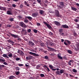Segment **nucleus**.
I'll return each instance as SVG.
<instances>
[{"label": "nucleus", "mask_w": 79, "mask_h": 79, "mask_svg": "<svg viewBox=\"0 0 79 79\" xmlns=\"http://www.w3.org/2000/svg\"><path fill=\"white\" fill-rule=\"evenodd\" d=\"M64 6V2H59V8L60 9H62L63 6Z\"/></svg>", "instance_id": "1"}, {"label": "nucleus", "mask_w": 79, "mask_h": 79, "mask_svg": "<svg viewBox=\"0 0 79 79\" xmlns=\"http://www.w3.org/2000/svg\"><path fill=\"white\" fill-rule=\"evenodd\" d=\"M60 28H61L69 29L68 26L66 24L61 25Z\"/></svg>", "instance_id": "2"}, {"label": "nucleus", "mask_w": 79, "mask_h": 79, "mask_svg": "<svg viewBox=\"0 0 79 79\" xmlns=\"http://www.w3.org/2000/svg\"><path fill=\"white\" fill-rule=\"evenodd\" d=\"M55 15L56 16L58 17H60V13L59 11L58 10H56L55 12Z\"/></svg>", "instance_id": "3"}, {"label": "nucleus", "mask_w": 79, "mask_h": 79, "mask_svg": "<svg viewBox=\"0 0 79 79\" xmlns=\"http://www.w3.org/2000/svg\"><path fill=\"white\" fill-rule=\"evenodd\" d=\"M33 56H32L31 55H29L27 57H26V60H31L33 58Z\"/></svg>", "instance_id": "4"}, {"label": "nucleus", "mask_w": 79, "mask_h": 79, "mask_svg": "<svg viewBox=\"0 0 79 79\" xmlns=\"http://www.w3.org/2000/svg\"><path fill=\"white\" fill-rule=\"evenodd\" d=\"M9 34L11 35V37L14 38H19V36L18 35H16L15 34H12L11 33H10Z\"/></svg>", "instance_id": "5"}, {"label": "nucleus", "mask_w": 79, "mask_h": 79, "mask_svg": "<svg viewBox=\"0 0 79 79\" xmlns=\"http://www.w3.org/2000/svg\"><path fill=\"white\" fill-rule=\"evenodd\" d=\"M20 25L22 27L24 28L26 27V25L25 24L22 22H20Z\"/></svg>", "instance_id": "6"}, {"label": "nucleus", "mask_w": 79, "mask_h": 79, "mask_svg": "<svg viewBox=\"0 0 79 79\" xmlns=\"http://www.w3.org/2000/svg\"><path fill=\"white\" fill-rule=\"evenodd\" d=\"M0 10L2 11H6L7 10L6 8V7H2L0 6Z\"/></svg>", "instance_id": "7"}, {"label": "nucleus", "mask_w": 79, "mask_h": 79, "mask_svg": "<svg viewBox=\"0 0 79 79\" xmlns=\"http://www.w3.org/2000/svg\"><path fill=\"white\" fill-rule=\"evenodd\" d=\"M49 29L51 30L52 31H54V30L53 29L52 27L49 24L46 26Z\"/></svg>", "instance_id": "8"}, {"label": "nucleus", "mask_w": 79, "mask_h": 79, "mask_svg": "<svg viewBox=\"0 0 79 79\" xmlns=\"http://www.w3.org/2000/svg\"><path fill=\"white\" fill-rule=\"evenodd\" d=\"M28 45L30 46H33L35 45V44L32 43V41H30L28 42Z\"/></svg>", "instance_id": "9"}, {"label": "nucleus", "mask_w": 79, "mask_h": 79, "mask_svg": "<svg viewBox=\"0 0 79 79\" xmlns=\"http://www.w3.org/2000/svg\"><path fill=\"white\" fill-rule=\"evenodd\" d=\"M7 14L8 15H13V13L12 11L10 10H8L6 12Z\"/></svg>", "instance_id": "10"}, {"label": "nucleus", "mask_w": 79, "mask_h": 79, "mask_svg": "<svg viewBox=\"0 0 79 79\" xmlns=\"http://www.w3.org/2000/svg\"><path fill=\"white\" fill-rule=\"evenodd\" d=\"M54 24L57 26H60V23L57 21H55L54 22Z\"/></svg>", "instance_id": "11"}, {"label": "nucleus", "mask_w": 79, "mask_h": 79, "mask_svg": "<svg viewBox=\"0 0 79 79\" xmlns=\"http://www.w3.org/2000/svg\"><path fill=\"white\" fill-rule=\"evenodd\" d=\"M60 53H59L58 54H57V57H58V58H59V59H60V60H62L63 57L60 56Z\"/></svg>", "instance_id": "12"}, {"label": "nucleus", "mask_w": 79, "mask_h": 79, "mask_svg": "<svg viewBox=\"0 0 79 79\" xmlns=\"http://www.w3.org/2000/svg\"><path fill=\"white\" fill-rule=\"evenodd\" d=\"M49 67H50V68L51 69H52L53 71H56V69H53L54 67L52 66V65H49Z\"/></svg>", "instance_id": "13"}, {"label": "nucleus", "mask_w": 79, "mask_h": 79, "mask_svg": "<svg viewBox=\"0 0 79 79\" xmlns=\"http://www.w3.org/2000/svg\"><path fill=\"white\" fill-rule=\"evenodd\" d=\"M38 15V14L37 13H34L32 14V16L33 17H36Z\"/></svg>", "instance_id": "14"}, {"label": "nucleus", "mask_w": 79, "mask_h": 79, "mask_svg": "<svg viewBox=\"0 0 79 79\" xmlns=\"http://www.w3.org/2000/svg\"><path fill=\"white\" fill-rule=\"evenodd\" d=\"M25 18H27L30 21H31L32 19V18L31 16H26Z\"/></svg>", "instance_id": "15"}, {"label": "nucleus", "mask_w": 79, "mask_h": 79, "mask_svg": "<svg viewBox=\"0 0 79 79\" xmlns=\"http://www.w3.org/2000/svg\"><path fill=\"white\" fill-rule=\"evenodd\" d=\"M5 61V60L3 58V57H2V59H0V62H4Z\"/></svg>", "instance_id": "16"}, {"label": "nucleus", "mask_w": 79, "mask_h": 79, "mask_svg": "<svg viewBox=\"0 0 79 79\" xmlns=\"http://www.w3.org/2000/svg\"><path fill=\"white\" fill-rule=\"evenodd\" d=\"M2 56L3 57H4L6 58H7V59H9V57H8V56H7V55L6 54H3L2 55Z\"/></svg>", "instance_id": "17"}, {"label": "nucleus", "mask_w": 79, "mask_h": 79, "mask_svg": "<svg viewBox=\"0 0 79 79\" xmlns=\"http://www.w3.org/2000/svg\"><path fill=\"white\" fill-rule=\"evenodd\" d=\"M44 13V11L42 10H40V13L41 15H43Z\"/></svg>", "instance_id": "18"}, {"label": "nucleus", "mask_w": 79, "mask_h": 79, "mask_svg": "<svg viewBox=\"0 0 79 79\" xmlns=\"http://www.w3.org/2000/svg\"><path fill=\"white\" fill-rule=\"evenodd\" d=\"M4 67H5L4 65L0 64V70H1L2 69V68H4Z\"/></svg>", "instance_id": "19"}, {"label": "nucleus", "mask_w": 79, "mask_h": 79, "mask_svg": "<svg viewBox=\"0 0 79 79\" xmlns=\"http://www.w3.org/2000/svg\"><path fill=\"white\" fill-rule=\"evenodd\" d=\"M71 9L72 10H73V11H76L77 10V9H76V8H75V7H71Z\"/></svg>", "instance_id": "20"}, {"label": "nucleus", "mask_w": 79, "mask_h": 79, "mask_svg": "<svg viewBox=\"0 0 79 79\" xmlns=\"http://www.w3.org/2000/svg\"><path fill=\"white\" fill-rule=\"evenodd\" d=\"M8 56L10 58H12L13 57V55L11 53H10V54L8 55Z\"/></svg>", "instance_id": "21"}, {"label": "nucleus", "mask_w": 79, "mask_h": 79, "mask_svg": "<svg viewBox=\"0 0 79 79\" xmlns=\"http://www.w3.org/2000/svg\"><path fill=\"white\" fill-rule=\"evenodd\" d=\"M19 54H20V55L22 56H23L24 54L23 52L22 51H20V52Z\"/></svg>", "instance_id": "22"}, {"label": "nucleus", "mask_w": 79, "mask_h": 79, "mask_svg": "<svg viewBox=\"0 0 79 79\" xmlns=\"http://www.w3.org/2000/svg\"><path fill=\"white\" fill-rule=\"evenodd\" d=\"M15 77L13 76H11L8 77L9 79H14Z\"/></svg>", "instance_id": "23"}, {"label": "nucleus", "mask_w": 79, "mask_h": 79, "mask_svg": "<svg viewBox=\"0 0 79 79\" xmlns=\"http://www.w3.org/2000/svg\"><path fill=\"white\" fill-rule=\"evenodd\" d=\"M9 21L11 22H12L14 21V18H9Z\"/></svg>", "instance_id": "24"}, {"label": "nucleus", "mask_w": 79, "mask_h": 79, "mask_svg": "<svg viewBox=\"0 0 79 79\" xmlns=\"http://www.w3.org/2000/svg\"><path fill=\"white\" fill-rule=\"evenodd\" d=\"M41 65L40 64H38L37 66H36V69H39L40 68V66Z\"/></svg>", "instance_id": "25"}, {"label": "nucleus", "mask_w": 79, "mask_h": 79, "mask_svg": "<svg viewBox=\"0 0 79 79\" xmlns=\"http://www.w3.org/2000/svg\"><path fill=\"white\" fill-rule=\"evenodd\" d=\"M56 73L58 75H61L60 71H58L56 72Z\"/></svg>", "instance_id": "26"}, {"label": "nucleus", "mask_w": 79, "mask_h": 79, "mask_svg": "<svg viewBox=\"0 0 79 79\" xmlns=\"http://www.w3.org/2000/svg\"><path fill=\"white\" fill-rule=\"evenodd\" d=\"M63 30V29L60 28L59 29V32H60V33H62V32Z\"/></svg>", "instance_id": "27"}, {"label": "nucleus", "mask_w": 79, "mask_h": 79, "mask_svg": "<svg viewBox=\"0 0 79 79\" xmlns=\"http://www.w3.org/2000/svg\"><path fill=\"white\" fill-rule=\"evenodd\" d=\"M72 71H73L74 73H76L77 72V70H76L75 69H72Z\"/></svg>", "instance_id": "28"}, {"label": "nucleus", "mask_w": 79, "mask_h": 79, "mask_svg": "<svg viewBox=\"0 0 79 79\" xmlns=\"http://www.w3.org/2000/svg\"><path fill=\"white\" fill-rule=\"evenodd\" d=\"M28 53L29 54L33 56L35 53L32 52H30Z\"/></svg>", "instance_id": "29"}, {"label": "nucleus", "mask_w": 79, "mask_h": 79, "mask_svg": "<svg viewBox=\"0 0 79 79\" xmlns=\"http://www.w3.org/2000/svg\"><path fill=\"white\" fill-rule=\"evenodd\" d=\"M7 41L9 43H14V42L13 41L11 40H7Z\"/></svg>", "instance_id": "30"}, {"label": "nucleus", "mask_w": 79, "mask_h": 79, "mask_svg": "<svg viewBox=\"0 0 79 79\" xmlns=\"http://www.w3.org/2000/svg\"><path fill=\"white\" fill-rule=\"evenodd\" d=\"M67 52L69 53L70 54H72V52L71 50H67Z\"/></svg>", "instance_id": "31"}, {"label": "nucleus", "mask_w": 79, "mask_h": 79, "mask_svg": "<svg viewBox=\"0 0 79 79\" xmlns=\"http://www.w3.org/2000/svg\"><path fill=\"white\" fill-rule=\"evenodd\" d=\"M67 41V42L68 43V44L70 45L71 44V42L70 41L67 40H65L64 41V42H66Z\"/></svg>", "instance_id": "32"}, {"label": "nucleus", "mask_w": 79, "mask_h": 79, "mask_svg": "<svg viewBox=\"0 0 79 79\" xmlns=\"http://www.w3.org/2000/svg\"><path fill=\"white\" fill-rule=\"evenodd\" d=\"M64 71L63 69H61L60 70V74H62L64 73Z\"/></svg>", "instance_id": "33"}, {"label": "nucleus", "mask_w": 79, "mask_h": 79, "mask_svg": "<svg viewBox=\"0 0 79 79\" xmlns=\"http://www.w3.org/2000/svg\"><path fill=\"white\" fill-rule=\"evenodd\" d=\"M33 56H39V54H37L36 53H34Z\"/></svg>", "instance_id": "34"}, {"label": "nucleus", "mask_w": 79, "mask_h": 79, "mask_svg": "<svg viewBox=\"0 0 79 79\" xmlns=\"http://www.w3.org/2000/svg\"><path fill=\"white\" fill-rule=\"evenodd\" d=\"M49 45H50L51 46H53V44L52 43V42H50L49 43Z\"/></svg>", "instance_id": "35"}, {"label": "nucleus", "mask_w": 79, "mask_h": 79, "mask_svg": "<svg viewBox=\"0 0 79 79\" xmlns=\"http://www.w3.org/2000/svg\"><path fill=\"white\" fill-rule=\"evenodd\" d=\"M33 31L35 33H37L38 31L36 29H34L33 30Z\"/></svg>", "instance_id": "36"}, {"label": "nucleus", "mask_w": 79, "mask_h": 79, "mask_svg": "<svg viewBox=\"0 0 79 79\" xmlns=\"http://www.w3.org/2000/svg\"><path fill=\"white\" fill-rule=\"evenodd\" d=\"M49 35H53V34L52 32H50L49 33Z\"/></svg>", "instance_id": "37"}, {"label": "nucleus", "mask_w": 79, "mask_h": 79, "mask_svg": "<svg viewBox=\"0 0 79 79\" xmlns=\"http://www.w3.org/2000/svg\"><path fill=\"white\" fill-rule=\"evenodd\" d=\"M40 45L41 47H43L44 46V43H41Z\"/></svg>", "instance_id": "38"}, {"label": "nucleus", "mask_w": 79, "mask_h": 79, "mask_svg": "<svg viewBox=\"0 0 79 79\" xmlns=\"http://www.w3.org/2000/svg\"><path fill=\"white\" fill-rule=\"evenodd\" d=\"M19 73L20 72L19 71H17L16 72L15 74L17 75H18Z\"/></svg>", "instance_id": "39"}, {"label": "nucleus", "mask_w": 79, "mask_h": 79, "mask_svg": "<svg viewBox=\"0 0 79 79\" xmlns=\"http://www.w3.org/2000/svg\"><path fill=\"white\" fill-rule=\"evenodd\" d=\"M27 31L28 33L31 32V29H28L27 30Z\"/></svg>", "instance_id": "40"}, {"label": "nucleus", "mask_w": 79, "mask_h": 79, "mask_svg": "<svg viewBox=\"0 0 79 79\" xmlns=\"http://www.w3.org/2000/svg\"><path fill=\"white\" fill-rule=\"evenodd\" d=\"M20 59L19 58L17 57V58H16L15 60L16 61H19V60H20Z\"/></svg>", "instance_id": "41"}, {"label": "nucleus", "mask_w": 79, "mask_h": 79, "mask_svg": "<svg viewBox=\"0 0 79 79\" xmlns=\"http://www.w3.org/2000/svg\"><path fill=\"white\" fill-rule=\"evenodd\" d=\"M44 58L46 60H48L49 59V57L47 56H45L44 57Z\"/></svg>", "instance_id": "42"}, {"label": "nucleus", "mask_w": 79, "mask_h": 79, "mask_svg": "<svg viewBox=\"0 0 79 79\" xmlns=\"http://www.w3.org/2000/svg\"><path fill=\"white\" fill-rule=\"evenodd\" d=\"M15 69L17 71H19V68L18 67H16Z\"/></svg>", "instance_id": "43"}, {"label": "nucleus", "mask_w": 79, "mask_h": 79, "mask_svg": "<svg viewBox=\"0 0 79 79\" xmlns=\"http://www.w3.org/2000/svg\"><path fill=\"white\" fill-rule=\"evenodd\" d=\"M40 76L41 77H44V74H40Z\"/></svg>", "instance_id": "44"}, {"label": "nucleus", "mask_w": 79, "mask_h": 79, "mask_svg": "<svg viewBox=\"0 0 79 79\" xmlns=\"http://www.w3.org/2000/svg\"><path fill=\"white\" fill-rule=\"evenodd\" d=\"M18 18L19 19H21V18H22L23 17L21 15H19L18 16Z\"/></svg>", "instance_id": "45"}, {"label": "nucleus", "mask_w": 79, "mask_h": 79, "mask_svg": "<svg viewBox=\"0 0 79 79\" xmlns=\"http://www.w3.org/2000/svg\"><path fill=\"white\" fill-rule=\"evenodd\" d=\"M73 34L75 36H77V34H76V33L75 32H73Z\"/></svg>", "instance_id": "46"}, {"label": "nucleus", "mask_w": 79, "mask_h": 79, "mask_svg": "<svg viewBox=\"0 0 79 79\" xmlns=\"http://www.w3.org/2000/svg\"><path fill=\"white\" fill-rule=\"evenodd\" d=\"M12 6L13 7L15 8V7L16 6V5L15 4H13L12 5Z\"/></svg>", "instance_id": "47"}, {"label": "nucleus", "mask_w": 79, "mask_h": 79, "mask_svg": "<svg viewBox=\"0 0 79 79\" xmlns=\"http://www.w3.org/2000/svg\"><path fill=\"white\" fill-rule=\"evenodd\" d=\"M7 27H12V26L8 24L7 25Z\"/></svg>", "instance_id": "48"}, {"label": "nucleus", "mask_w": 79, "mask_h": 79, "mask_svg": "<svg viewBox=\"0 0 79 79\" xmlns=\"http://www.w3.org/2000/svg\"><path fill=\"white\" fill-rule=\"evenodd\" d=\"M44 23L47 26V25L49 24H48L47 22H44Z\"/></svg>", "instance_id": "49"}, {"label": "nucleus", "mask_w": 79, "mask_h": 79, "mask_svg": "<svg viewBox=\"0 0 79 79\" xmlns=\"http://www.w3.org/2000/svg\"><path fill=\"white\" fill-rule=\"evenodd\" d=\"M37 0L38 3L40 4V2H41V0Z\"/></svg>", "instance_id": "50"}, {"label": "nucleus", "mask_w": 79, "mask_h": 79, "mask_svg": "<svg viewBox=\"0 0 79 79\" xmlns=\"http://www.w3.org/2000/svg\"><path fill=\"white\" fill-rule=\"evenodd\" d=\"M18 65L19 66H23V64H19Z\"/></svg>", "instance_id": "51"}, {"label": "nucleus", "mask_w": 79, "mask_h": 79, "mask_svg": "<svg viewBox=\"0 0 79 79\" xmlns=\"http://www.w3.org/2000/svg\"><path fill=\"white\" fill-rule=\"evenodd\" d=\"M24 21L26 23H27L28 22L29 20H24Z\"/></svg>", "instance_id": "52"}, {"label": "nucleus", "mask_w": 79, "mask_h": 79, "mask_svg": "<svg viewBox=\"0 0 79 79\" xmlns=\"http://www.w3.org/2000/svg\"><path fill=\"white\" fill-rule=\"evenodd\" d=\"M23 7V5L21 4L20 5V8H22Z\"/></svg>", "instance_id": "53"}, {"label": "nucleus", "mask_w": 79, "mask_h": 79, "mask_svg": "<svg viewBox=\"0 0 79 79\" xmlns=\"http://www.w3.org/2000/svg\"><path fill=\"white\" fill-rule=\"evenodd\" d=\"M69 62H70V63H73V60H69Z\"/></svg>", "instance_id": "54"}, {"label": "nucleus", "mask_w": 79, "mask_h": 79, "mask_svg": "<svg viewBox=\"0 0 79 79\" xmlns=\"http://www.w3.org/2000/svg\"><path fill=\"white\" fill-rule=\"evenodd\" d=\"M69 76L70 77H74V76L73 75L70 74H69Z\"/></svg>", "instance_id": "55"}, {"label": "nucleus", "mask_w": 79, "mask_h": 79, "mask_svg": "<svg viewBox=\"0 0 79 79\" xmlns=\"http://www.w3.org/2000/svg\"><path fill=\"white\" fill-rule=\"evenodd\" d=\"M64 45H65L66 46H67V45H68V44L67 43H66V42H65V41H64Z\"/></svg>", "instance_id": "56"}, {"label": "nucleus", "mask_w": 79, "mask_h": 79, "mask_svg": "<svg viewBox=\"0 0 79 79\" xmlns=\"http://www.w3.org/2000/svg\"><path fill=\"white\" fill-rule=\"evenodd\" d=\"M36 25H37V26H40V23H37Z\"/></svg>", "instance_id": "57"}, {"label": "nucleus", "mask_w": 79, "mask_h": 79, "mask_svg": "<svg viewBox=\"0 0 79 79\" xmlns=\"http://www.w3.org/2000/svg\"><path fill=\"white\" fill-rule=\"evenodd\" d=\"M78 20L77 19H75L74 20V21L75 22H78Z\"/></svg>", "instance_id": "58"}, {"label": "nucleus", "mask_w": 79, "mask_h": 79, "mask_svg": "<svg viewBox=\"0 0 79 79\" xmlns=\"http://www.w3.org/2000/svg\"><path fill=\"white\" fill-rule=\"evenodd\" d=\"M51 50L52 51H56V50L55 49L52 48H51Z\"/></svg>", "instance_id": "59"}, {"label": "nucleus", "mask_w": 79, "mask_h": 79, "mask_svg": "<svg viewBox=\"0 0 79 79\" xmlns=\"http://www.w3.org/2000/svg\"><path fill=\"white\" fill-rule=\"evenodd\" d=\"M4 64L5 65H8V64L6 62H4Z\"/></svg>", "instance_id": "60"}, {"label": "nucleus", "mask_w": 79, "mask_h": 79, "mask_svg": "<svg viewBox=\"0 0 79 79\" xmlns=\"http://www.w3.org/2000/svg\"><path fill=\"white\" fill-rule=\"evenodd\" d=\"M77 26H78V27H77V28H78V29H79V24H77Z\"/></svg>", "instance_id": "61"}, {"label": "nucleus", "mask_w": 79, "mask_h": 79, "mask_svg": "<svg viewBox=\"0 0 79 79\" xmlns=\"http://www.w3.org/2000/svg\"><path fill=\"white\" fill-rule=\"evenodd\" d=\"M68 63L69 65L70 66L71 65V63L70 62H68Z\"/></svg>", "instance_id": "62"}, {"label": "nucleus", "mask_w": 79, "mask_h": 79, "mask_svg": "<svg viewBox=\"0 0 79 79\" xmlns=\"http://www.w3.org/2000/svg\"><path fill=\"white\" fill-rule=\"evenodd\" d=\"M24 4L25 5L27 4V2L26 1H24Z\"/></svg>", "instance_id": "63"}, {"label": "nucleus", "mask_w": 79, "mask_h": 79, "mask_svg": "<svg viewBox=\"0 0 79 79\" xmlns=\"http://www.w3.org/2000/svg\"><path fill=\"white\" fill-rule=\"evenodd\" d=\"M47 69L48 71V72H49V71H50V69H49V68H47Z\"/></svg>", "instance_id": "64"}]
</instances>
